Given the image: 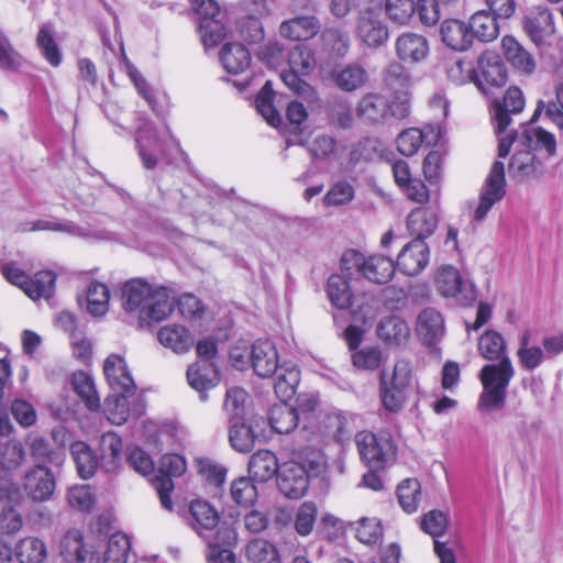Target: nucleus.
Masks as SVG:
<instances>
[{
  "label": "nucleus",
  "mask_w": 563,
  "mask_h": 563,
  "mask_svg": "<svg viewBox=\"0 0 563 563\" xmlns=\"http://www.w3.org/2000/svg\"><path fill=\"white\" fill-rule=\"evenodd\" d=\"M523 146V150H517L508 164V173L510 177L517 181H527L539 178L544 173L542 163L537 159L532 151L545 150L552 156L556 152V141L552 133L541 128H527L518 135L516 131H511L507 135L499 139L498 156L506 157L514 143Z\"/></svg>",
  "instance_id": "f257e3e1"
},
{
  "label": "nucleus",
  "mask_w": 563,
  "mask_h": 563,
  "mask_svg": "<svg viewBox=\"0 0 563 563\" xmlns=\"http://www.w3.org/2000/svg\"><path fill=\"white\" fill-rule=\"evenodd\" d=\"M121 299L125 311H137L140 319L148 323L165 320L174 310L166 288L153 286L139 278L123 285Z\"/></svg>",
  "instance_id": "f03ea898"
},
{
  "label": "nucleus",
  "mask_w": 563,
  "mask_h": 563,
  "mask_svg": "<svg viewBox=\"0 0 563 563\" xmlns=\"http://www.w3.org/2000/svg\"><path fill=\"white\" fill-rule=\"evenodd\" d=\"M514 375L515 368L509 357H503L500 362L487 364L481 369L483 391L478 400L479 410L493 411L504 408L507 388Z\"/></svg>",
  "instance_id": "7ed1b4c3"
},
{
  "label": "nucleus",
  "mask_w": 563,
  "mask_h": 563,
  "mask_svg": "<svg viewBox=\"0 0 563 563\" xmlns=\"http://www.w3.org/2000/svg\"><path fill=\"white\" fill-rule=\"evenodd\" d=\"M126 463L135 472L150 478L155 485L162 506L172 510L170 493L174 489L172 478L185 473L186 460H126Z\"/></svg>",
  "instance_id": "20e7f679"
},
{
  "label": "nucleus",
  "mask_w": 563,
  "mask_h": 563,
  "mask_svg": "<svg viewBox=\"0 0 563 563\" xmlns=\"http://www.w3.org/2000/svg\"><path fill=\"white\" fill-rule=\"evenodd\" d=\"M413 380L411 362L405 358L397 360L390 372L383 371L379 379L383 407L389 412H399L408 399Z\"/></svg>",
  "instance_id": "39448f33"
},
{
  "label": "nucleus",
  "mask_w": 563,
  "mask_h": 563,
  "mask_svg": "<svg viewBox=\"0 0 563 563\" xmlns=\"http://www.w3.org/2000/svg\"><path fill=\"white\" fill-rule=\"evenodd\" d=\"M192 527L206 541L208 548L220 543H233L234 531L225 523L219 522V515L216 509L203 500H195L190 504Z\"/></svg>",
  "instance_id": "423d86ee"
},
{
  "label": "nucleus",
  "mask_w": 563,
  "mask_h": 563,
  "mask_svg": "<svg viewBox=\"0 0 563 563\" xmlns=\"http://www.w3.org/2000/svg\"><path fill=\"white\" fill-rule=\"evenodd\" d=\"M1 273L12 285L19 287L31 299L49 298L55 288L56 276L51 271L37 272L33 277H29L14 263L3 264Z\"/></svg>",
  "instance_id": "0eeeda50"
},
{
  "label": "nucleus",
  "mask_w": 563,
  "mask_h": 563,
  "mask_svg": "<svg viewBox=\"0 0 563 563\" xmlns=\"http://www.w3.org/2000/svg\"><path fill=\"white\" fill-rule=\"evenodd\" d=\"M356 113L363 121L383 123L391 117L406 118L409 114V106L406 101L390 104L386 97L371 92L360 100Z\"/></svg>",
  "instance_id": "6e6552de"
},
{
  "label": "nucleus",
  "mask_w": 563,
  "mask_h": 563,
  "mask_svg": "<svg viewBox=\"0 0 563 563\" xmlns=\"http://www.w3.org/2000/svg\"><path fill=\"white\" fill-rule=\"evenodd\" d=\"M435 286L442 296L454 298L461 306H471L477 298L474 285L464 282L453 266H443L438 271Z\"/></svg>",
  "instance_id": "1a4fd4ad"
},
{
  "label": "nucleus",
  "mask_w": 563,
  "mask_h": 563,
  "mask_svg": "<svg viewBox=\"0 0 563 563\" xmlns=\"http://www.w3.org/2000/svg\"><path fill=\"white\" fill-rule=\"evenodd\" d=\"M505 165L496 161L482 188L479 202L474 211V220L483 221L492 207L500 201L506 194Z\"/></svg>",
  "instance_id": "9d476101"
},
{
  "label": "nucleus",
  "mask_w": 563,
  "mask_h": 563,
  "mask_svg": "<svg viewBox=\"0 0 563 563\" xmlns=\"http://www.w3.org/2000/svg\"><path fill=\"white\" fill-rule=\"evenodd\" d=\"M505 165L496 161L482 188L479 202L474 211V220L483 221L492 207L500 201L506 194Z\"/></svg>",
  "instance_id": "9b49d317"
},
{
  "label": "nucleus",
  "mask_w": 563,
  "mask_h": 563,
  "mask_svg": "<svg viewBox=\"0 0 563 563\" xmlns=\"http://www.w3.org/2000/svg\"><path fill=\"white\" fill-rule=\"evenodd\" d=\"M355 34L366 46L378 48L387 43L389 29L378 11L365 9L358 13Z\"/></svg>",
  "instance_id": "f8f14e48"
},
{
  "label": "nucleus",
  "mask_w": 563,
  "mask_h": 563,
  "mask_svg": "<svg viewBox=\"0 0 563 563\" xmlns=\"http://www.w3.org/2000/svg\"><path fill=\"white\" fill-rule=\"evenodd\" d=\"M525 108L522 91L516 87H509L503 98L493 99L490 103V119L496 134L506 132L511 123V114L520 113Z\"/></svg>",
  "instance_id": "ddd939ff"
},
{
  "label": "nucleus",
  "mask_w": 563,
  "mask_h": 563,
  "mask_svg": "<svg viewBox=\"0 0 563 563\" xmlns=\"http://www.w3.org/2000/svg\"><path fill=\"white\" fill-rule=\"evenodd\" d=\"M279 490L288 498H300L308 489V476L297 460H282L277 476Z\"/></svg>",
  "instance_id": "4468645a"
},
{
  "label": "nucleus",
  "mask_w": 563,
  "mask_h": 563,
  "mask_svg": "<svg viewBox=\"0 0 563 563\" xmlns=\"http://www.w3.org/2000/svg\"><path fill=\"white\" fill-rule=\"evenodd\" d=\"M60 554L68 563H100L95 545L86 543L76 529L68 530L60 541Z\"/></svg>",
  "instance_id": "2eb2a0df"
},
{
  "label": "nucleus",
  "mask_w": 563,
  "mask_h": 563,
  "mask_svg": "<svg viewBox=\"0 0 563 563\" xmlns=\"http://www.w3.org/2000/svg\"><path fill=\"white\" fill-rule=\"evenodd\" d=\"M429 257L428 244L422 239H413L401 249L396 267L408 276H415L427 267Z\"/></svg>",
  "instance_id": "dca6fc26"
},
{
  "label": "nucleus",
  "mask_w": 563,
  "mask_h": 563,
  "mask_svg": "<svg viewBox=\"0 0 563 563\" xmlns=\"http://www.w3.org/2000/svg\"><path fill=\"white\" fill-rule=\"evenodd\" d=\"M103 373L113 393L134 394L136 386L122 356L109 355L103 363Z\"/></svg>",
  "instance_id": "f3484780"
},
{
  "label": "nucleus",
  "mask_w": 563,
  "mask_h": 563,
  "mask_svg": "<svg viewBox=\"0 0 563 563\" xmlns=\"http://www.w3.org/2000/svg\"><path fill=\"white\" fill-rule=\"evenodd\" d=\"M523 29L536 45H541L554 33L552 13L544 7L531 8L523 19Z\"/></svg>",
  "instance_id": "a211bd4d"
},
{
  "label": "nucleus",
  "mask_w": 563,
  "mask_h": 563,
  "mask_svg": "<svg viewBox=\"0 0 563 563\" xmlns=\"http://www.w3.org/2000/svg\"><path fill=\"white\" fill-rule=\"evenodd\" d=\"M478 67L483 80H478V88L488 93V87H503L507 81V71L500 57L494 52H485L478 58Z\"/></svg>",
  "instance_id": "6ab92c4d"
},
{
  "label": "nucleus",
  "mask_w": 563,
  "mask_h": 563,
  "mask_svg": "<svg viewBox=\"0 0 563 563\" xmlns=\"http://www.w3.org/2000/svg\"><path fill=\"white\" fill-rule=\"evenodd\" d=\"M187 380L200 394V399L206 401V391L219 384L220 376L218 368L211 361L201 360L189 366L187 369Z\"/></svg>",
  "instance_id": "aec40b11"
},
{
  "label": "nucleus",
  "mask_w": 563,
  "mask_h": 563,
  "mask_svg": "<svg viewBox=\"0 0 563 563\" xmlns=\"http://www.w3.org/2000/svg\"><path fill=\"white\" fill-rule=\"evenodd\" d=\"M395 51L402 62L420 63L429 55V43L423 35L405 32L396 38Z\"/></svg>",
  "instance_id": "412c9836"
},
{
  "label": "nucleus",
  "mask_w": 563,
  "mask_h": 563,
  "mask_svg": "<svg viewBox=\"0 0 563 563\" xmlns=\"http://www.w3.org/2000/svg\"><path fill=\"white\" fill-rule=\"evenodd\" d=\"M355 444L361 457H395L397 448L389 437L377 438L369 431L355 435Z\"/></svg>",
  "instance_id": "4be33fe9"
},
{
  "label": "nucleus",
  "mask_w": 563,
  "mask_h": 563,
  "mask_svg": "<svg viewBox=\"0 0 563 563\" xmlns=\"http://www.w3.org/2000/svg\"><path fill=\"white\" fill-rule=\"evenodd\" d=\"M24 489L35 501L47 500L54 493L55 482L45 465H37L25 474Z\"/></svg>",
  "instance_id": "5701e85b"
},
{
  "label": "nucleus",
  "mask_w": 563,
  "mask_h": 563,
  "mask_svg": "<svg viewBox=\"0 0 563 563\" xmlns=\"http://www.w3.org/2000/svg\"><path fill=\"white\" fill-rule=\"evenodd\" d=\"M417 334L427 346H434L444 335V320L434 308L423 309L417 318Z\"/></svg>",
  "instance_id": "b1692460"
},
{
  "label": "nucleus",
  "mask_w": 563,
  "mask_h": 563,
  "mask_svg": "<svg viewBox=\"0 0 563 563\" xmlns=\"http://www.w3.org/2000/svg\"><path fill=\"white\" fill-rule=\"evenodd\" d=\"M167 137L173 139L168 126L164 128V133L161 136H158L156 131L150 125L140 126L137 129L136 144L145 168L153 169L156 167L157 159L151 150H158L162 142Z\"/></svg>",
  "instance_id": "393cba45"
},
{
  "label": "nucleus",
  "mask_w": 563,
  "mask_h": 563,
  "mask_svg": "<svg viewBox=\"0 0 563 563\" xmlns=\"http://www.w3.org/2000/svg\"><path fill=\"white\" fill-rule=\"evenodd\" d=\"M251 363L260 377L272 376L279 367L274 343L269 340H257L251 349Z\"/></svg>",
  "instance_id": "a878e982"
},
{
  "label": "nucleus",
  "mask_w": 563,
  "mask_h": 563,
  "mask_svg": "<svg viewBox=\"0 0 563 563\" xmlns=\"http://www.w3.org/2000/svg\"><path fill=\"white\" fill-rule=\"evenodd\" d=\"M321 29L320 21L314 15H301L286 20L279 25V34L289 41H308L314 37Z\"/></svg>",
  "instance_id": "bb28decb"
},
{
  "label": "nucleus",
  "mask_w": 563,
  "mask_h": 563,
  "mask_svg": "<svg viewBox=\"0 0 563 563\" xmlns=\"http://www.w3.org/2000/svg\"><path fill=\"white\" fill-rule=\"evenodd\" d=\"M440 35L442 42L454 51H467L473 44L470 24L457 19L443 21Z\"/></svg>",
  "instance_id": "cd10ccee"
},
{
  "label": "nucleus",
  "mask_w": 563,
  "mask_h": 563,
  "mask_svg": "<svg viewBox=\"0 0 563 563\" xmlns=\"http://www.w3.org/2000/svg\"><path fill=\"white\" fill-rule=\"evenodd\" d=\"M159 343L177 354H184L194 346L192 333L181 324H167L157 332Z\"/></svg>",
  "instance_id": "c85d7f7f"
},
{
  "label": "nucleus",
  "mask_w": 563,
  "mask_h": 563,
  "mask_svg": "<svg viewBox=\"0 0 563 563\" xmlns=\"http://www.w3.org/2000/svg\"><path fill=\"white\" fill-rule=\"evenodd\" d=\"M504 55L508 63L525 74H532L536 69L533 56L512 36L501 40Z\"/></svg>",
  "instance_id": "c756f323"
},
{
  "label": "nucleus",
  "mask_w": 563,
  "mask_h": 563,
  "mask_svg": "<svg viewBox=\"0 0 563 563\" xmlns=\"http://www.w3.org/2000/svg\"><path fill=\"white\" fill-rule=\"evenodd\" d=\"M407 227L411 235L424 241V239L435 231L438 227V216L435 211L430 208H417L409 213Z\"/></svg>",
  "instance_id": "7c9ffc66"
},
{
  "label": "nucleus",
  "mask_w": 563,
  "mask_h": 563,
  "mask_svg": "<svg viewBox=\"0 0 563 563\" xmlns=\"http://www.w3.org/2000/svg\"><path fill=\"white\" fill-rule=\"evenodd\" d=\"M220 60L228 73L240 74L249 68L251 54L240 43H227L220 52Z\"/></svg>",
  "instance_id": "2f4dec72"
},
{
  "label": "nucleus",
  "mask_w": 563,
  "mask_h": 563,
  "mask_svg": "<svg viewBox=\"0 0 563 563\" xmlns=\"http://www.w3.org/2000/svg\"><path fill=\"white\" fill-rule=\"evenodd\" d=\"M396 264L385 255L366 257L363 276L372 283L386 284L394 276Z\"/></svg>",
  "instance_id": "473e14b6"
},
{
  "label": "nucleus",
  "mask_w": 563,
  "mask_h": 563,
  "mask_svg": "<svg viewBox=\"0 0 563 563\" xmlns=\"http://www.w3.org/2000/svg\"><path fill=\"white\" fill-rule=\"evenodd\" d=\"M493 15L486 11H478L470 19V30L472 40L477 38L481 42H492L499 34V25Z\"/></svg>",
  "instance_id": "72a5a7b5"
},
{
  "label": "nucleus",
  "mask_w": 563,
  "mask_h": 563,
  "mask_svg": "<svg viewBox=\"0 0 563 563\" xmlns=\"http://www.w3.org/2000/svg\"><path fill=\"white\" fill-rule=\"evenodd\" d=\"M327 294L331 303L338 309H349L353 302V292L351 290L347 277L341 274H333L327 283Z\"/></svg>",
  "instance_id": "f704fd0d"
},
{
  "label": "nucleus",
  "mask_w": 563,
  "mask_h": 563,
  "mask_svg": "<svg viewBox=\"0 0 563 563\" xmlns=\"http://www.w3.org/2000/svg\"><path fill=\"white\" fill-rule=\"evenodd\" d=\"M269 424L277 433H289L298 424L296 408L285 402L274 405L269 410Z\"/></svg>",
  "instance_id": "c9c22d12"
},
{
  "label": "nucleus",
  "mask_w": 563,
  "mask_h": 563,
  "mask_svg": "<svg viewBox=\"0 0 563 563\" xmlns=\"http://www.w3.org/2000/svg\"><path fill=\"white\" fill-rule=\"evenodd\" d=\"M477 350L481 356L487 361H498L508 357L506 342L503 335L494 330L485 331L478 339Z\"/></svg>",
  "instance_id": "e433bc0d"
},
{
  "label": "nucleus",
  "mask_w": 563,
  "mask_h": 563,
  "mask_svg": "<svg viewBox=\"0 0 563 563\" xmlns=\"http://www.w3.org/2000/svg\"><path fill=\"white\" fill-rule=\"evenodd\" d=\"M15 555L20 563H43L47 556V547L40 538L26 537L18 542Z\"/></svg>",
  "instance_id": "4c0bfd02"
},
{
  "label": "nucleus",
  "mask_w": 563,
  "mask_h": 563,
  "mask_svg": "<svg viewBox=\"0 0 563 563\" xmlns=\"http://www.w3.org/2000/svg\"><path fill=\"white\" fill-rule=\"evenodd\" d=\"M110 290L100 282H91L86 292L87 311L95 316H104L109 310Z\"/></svg>",
  "instance_id": "58836bf2"
},
{
  "label": "nucleus",
  "mask_w": 563,
  "mask_h": 563,
  "mask_svg": "<svg viewBox=\"0 0 563 563\" xmlns=\"http://www.w3.org/2000/svg\"><path fill=\"white\" fill-rule=\"evenodd\" d=\"M335 82L344 91L352 92L363 88L367 80L366 69L358 64H349L335 74Z\"/></svg>",
  "instance_id": "ea45409f"
},
{
  "label": "nucleus",
  "mask_w": 563,
  "mask_h": 563,
  "mask_svg": "<svg viewBox=\"0 0 563 563\" xmlns=\"http://www.w3.org/2000/svg\"><path fill=\"white\" fill-rule=\"evenodd\" d=\"M274 374L276 395L283 400L291 398L300 380L299 369L294 365H283Z\"/></svg>",
  "instance_id": "a19ab883"
},
{
  "label": "nucleus",
  "mask_w": 563,
  "mask_h": 563,
  "mask_svg": "<svg viewBox=\"0 0 563 563\" xmlns=\"http://www.w3.org/2000/svg\"><path fill=\"white\" fill-rule=\"evenodd\" d=\"M131 559V541L122 532H115L108 539L103 563H129Z\"/></svg>",
  "instance_id": "79ce46f5"
},
{
  "label": "nucleus",
  "mask_w": 563,
  "mask_h": 563,
  "mask_svg": "<svg viewBox=\"0 0 563 563\" xmlns=\"http://www.w3.org/2000/svg\"><path fill=\"white\" fill-rule=\"evenodd\" d=\"M19 465V460H0V501H18L20 493L18 486L12 481V472Z\"/></svg>",
  "instance_id": "37998d69"
},
{
  "label": "nucleus",
  "mask_w": 563,
  "mask_h": 563,
  "mask_svg": "<svg viewBox=\"0 0 563 563\" xmlns=\"http://www.w3.org/2000/svg\"><path fill=\"white\" fill-rule=\"evenodd\" d=\"M71 385L87 408L90 410H97L100 407V399L97 395L95 384L87 373H74L71 377Z\"/></svg>",
  "instance_id": "c03bdc74"
},
{
  "label": "nucleus",
  "mask_w": 563,
  "mask_h": 563,
  "mask_svg": "<svg viewBox=\"0 0 563 563\" xmlns=\"http://www.w3.org/2000/svg\"><path fill=\"white\" fill-rule=\"evenodd\" d=\"M198 31L206 46L218 45L225 36L224 14L200 19Z\"/></svg>",
  "instance_id": "a18cd8bd"
},
{
  "label": "nucleus",
  "mask_w": 563,
  "mask_h": 563,
  "mask_svg": "<svg viewBox=\"0 0 563 563\" xmlns=\"http://www.w3.org/2000/svg\"><path fill=\"white\" fill-rule=\"evenodd\" d=\"M246 553L252 563H282L276 545L262 538L251 541Z\"/></svg>",
  "instance_id": "49530a36"
},
{
  "label": "nucleus",
  "mask_w": 563,
  "mask_h": 563,
  "mask_svg": "<svg viewBox=\"0 0 563 563\" xmlns=\"http://www.w3.org/2000/svg\"><path fill=\"white\" fill-rule=\"evenodd\" d=\"M416 10V0H385V14L394 24H409Z\"/></svg>",
  "instance_id": "de8ad7c7"
},
{
  "label": "nucleus",
  "mask_w": 563,
  "mask_h": 563,
  "mask_svg": "<svg viewBox=\"0 0 563 563\" xmlns=\"http://www.w3.org/2000/svg\"><path fill=\"white\" fill-rule=\"evenodd\" d=\"M273 100L274 90L272 87V82L268 80L260 90L255 103L257 111L267 121V123L272 126H277L282 122V117L275 109Z\"/></svg>",
  "instance_id": "09e8293b"
},
{
  "label": "nucleus",
  "mask_w": 563,
  "mask_h": 563,
  "mask_svg": "<svg viewBox=\"0 0 563 563\" xmlns=\"http://www.w3.org/2000/svg\"><path fill=\"white\" fill-rule=\"evenodd\" d=\"M398 501L407 514L417 511L421 498V486L417 479L402 481L397 488Z\"/></svg>",
  "instance_id": "8fccbe9b"
},
{
  "label": "nucleus",
  "mask_w": 563,
  "mask_h": 563,
  "mask_svg": "<svg viewBox=\"0 0 563 563\" xmlns=\"http://www.w3.org/2000/svg\"><path fill=\"white\" fill-rule=\"evenodd\" d=\"M378 334L389 343L399 344L408 339L410 328L405 320L398 317H391L379 323Z\"/></svg>",
  "instance_id": "3c124183"
},
{
  "label": "nucleus",
  "mask_w": 563,
  "mask_h": 563,
  "mask_svg": "<svg viewBox=\"0 0 563 563\" xmlns=\"http://www.w3.org/2000/svg\"><path fill=\"white\" fill-rule=\"evenodd\" d=\"M36 43L45 59L54 67L62 63V54L53 36V29L43 24L36 36Z\"/></svg>",
  "instance_id": "603ef678"
},
{
  "label": "nucleus",
  "mask_w": 563,
  "mask_h": 563,
  "mask_svg": "<svg viewBox=\"0 0 563 563\" xmlns=\"http://www.w3.org/2000/svg\"><path fill=\"white\" fill-rule=\"evenodd\" d=\"M384 82L389 89L401 92L411 85V77L402 64L393 62L384 71Z\"/></svg>",
  "instance_id": "864d4df0"
},
{
  "label": "nucleus",
  "mask_w": 563,
  "mask_h": 563,
  "mask_svg": "<svg viewBox=\"0 0 563 563\" xmlns=\"http://www.w3.org/2000/svg\"><path fill=\"white\" fill-rule=\"evenodd\" d=\"M229 440L232 448L239 453H247L254 445V434L250 427L240 421L231 422Z\"/></svg>",
  "instance_id": "5fc2aeb1"
},
{
  "label": "nucleus",
  "mask_w": 563,
  "mask_h": 563,
  "mask_svg": "<svg viewBox=\"0 0 563 563\" xmlns=\"http://www.w3.org/2000/svg\"><path fill=\"white\" fill-rule=\"evenodd\" d=\"M290 69L308 75L316 67V58L312 51L303 45H297L288 57Z\"/></svg>",
  "instance_id": "6e6d98bb"
},
{
  "label": "nucleus",
  "mask_w": 563,
  "mask_h": 563,
  "mask_svg": "<svg viewBox=\"0 0 563 563\" xmlns=\"http://www.w3.org/2000/svg\"><path fill=\"white\" fill-rule=\"evenodd\" d=\"M130 394H117L108 397L104 401V411L109 421L114 424H121L126 421L129 416V407L126 396Z\"/></svg>",
  "instance_id": "4d7b16f0"
},
{
  "label": "nucleus",
  "mask_w": 563,
  "mask_h": 563,
  "mask_svg": "<svg viewBox=\"0 0 563 563\" xmlns=\"http://www.w3.org/2000/svg\"><path fill=\"white\" fill-rule=\"evenodd\" d=\"M198 474L209 485L221 486L227 476V468L216 460H196Z\"/></svg>",
  "instance_id": "13d9d810"
},
{
  "label": "nucleus",
  "mask_w": 563,
  "mask_h": 563,
  "mask_svg": "<svg viewBox=\"0 0 563 563\" xmlns=\"http://www.w3.org/2000/svg\"><path fill=\"white\" fill-rule=\"evenodd\" d=\"M279 460H250L249 474L254 481L266 482L273 477L278 476Z\"/></svg>",
  "instance_id": "bf43d9fd"
},
{
  "label": "nucleus",
  "mask_w": 563,
  "mask_h": 563,
  "mask_svg": "<svg viewBox=\"0 0 563 563\" xmlns=\"http://www.w3.org/2000/svg\"><path fill=\"white\" fill-rule=\"evenodd\" d=\"M321 40L323 46L336 56H344L349 49V36L340 29L330 27L324 30Z\"/></svg>",
  "instance_id": "052dcab7"
},
{
  "label": "nucleus",
  "mask_w": 563,
  "mask_h": 563,
  "mask_svg": "<svg viewBox=\"0 0 563 563\" xmlns=\"http://www.w3.org/2000/svg\"><path fill=\"white\" fill-rule=\"evenodd\" d=\"M246 396V391L240 387L228 388L224 399V410L230 415L231 422L242 419Z\"/></svg>",
  "instance_id": "680f3d73"
},
{
  "label": "nucleus",
  "mask_w": 563,
  "mask_h": 563,
  "mask_svg": "<svg viewBox=\"0 0 563 563\" xmlns=\"http://www.w3.org/2000/svg\"><path fill=\"white\" fill-rule=\"evenodd\" d=\"M317 507L311 501H306L300 505L295 516V529L300 536H308L311 533L316 519Z\"/></svg>",
  "instance_id": "e2e57ef3"
},
{
  "label": "nucleus",
  "mask_w": 563,
  "mask_h": 563,
  "mask_svg": "<svg viewBox=\"0 0 563 563\" xmlns=\"http://www.w3.org/2000/svg\"><path fill=\"white\" fill-rule=\"evenodd\" d=\"M520 364L526 369L537 368L543 360V350L539 346L529 345V333L526 332L521 338V345L517 352Z\"/></svg>",
  "instance_id": "0e129e2a"
},
{
  "label": "nucleus",
  "mask_w": 563,
  "mask_h": 563,
  "mask_svg": "<svg viewBox=\"0 0 563 563\" xmlns=\"http://www.w3.org/2000/svg\"><path fill=\"white\" fill-rule=\"evenodd\" d=\"M544 109L547 117L560 129L563 130V84L556 87L555 101L544 103L539 101L534 117Z\"/></svg>",
  "instance_id": "69168bd1"
},
{
  "label": "nucleus",
  "mask_w": 563,
  "mask_h": 563,
  "mask_svg": "<svg viewBox=\"0 0 563 563\" xmlns=\"http://www.w3.org/2000/svg\"><path fill=\"white\" fill-rule=\"evenodd\" d=\"M424 141L421 130L411 128L402 131L397 137V148L405 156L416 154Z\"/></svg>",
  "instance_id": "338daca9"
},
{
  "label": "nucleus",
  "mask_w": 563,
  "mask_h": 563,
  "mask_svg": "<svg viewBox=\"0 0 563 563\" xmlns=\"http://www.w3.org/2000/svg\"><path fill=\"white\" fill-rule=\"evenodd\" d=\"M354 198V188L353 186L345 181L341 180L335 183L327 195L323 198V202L327 206H342L351 202Z\"/></svg>",
  "instance_id": "774afa93"
}]
</instances>
